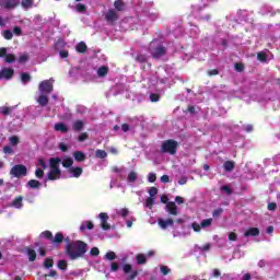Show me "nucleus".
<instances>
[{
	"mask_svg": "<svg viewBox=\"0 0 280 280\" xmlns=\"http://www.w3.org/2000/svg\"><path fill=\"white\" fill-rule=\"evenodd\" d=\"M148 180H149V183H154L156 180V174L155 173H149Z\"/></svg>",
	"mask_w": 280,
	"mask_h": 280,
	"instance_id": "obj_50",
	"label": "nucleus"
},
{
	"mask_svg": "<svg viewBox=\"0 0 280 280\" xmlns=\"http://www.w3.org/2000/svg\"><path fill=\"white\" fill-rule=\"evenodd\" d=\"M13 34H15V36H21L22 34L21 27L14 26L13 31H10V30L4 31V36H12Z\"/></svg>",
	"mask_w": 280,
	"mask_h": 280,
	"instance_id": "obj_25",
	"label": "nucleus"
},
{
	"mask_svg": "<svg viewBox=\"0 0 280 280\" xmlns=\"http://www.w3.org/2000/svg\"><path fill=\"white\" fill-rule=\"evenodd\" d=\"M89 139V133L88 132H83L79 136L78 141H86Z\"/></svg>",
	"mask_w": 280,
	"mask_h": 280,
	"instance_id": "obj_49",
	"label": "nucleus"
},
{
	"mask_svg": "<svg viewBox=\"0 0 280 280\" xmlns=\"http://www.w3.org/2000/svg\"><path fill=\"white\" fill-rule=\"evenodd\" d=\"M122 272L125 275L126 280H136L137 275H139V271L132 268V265L130 264L122 265Z\"/></svg>",
	"mask_w": 280,
	"mask_h": 280,
	"instance_id": "obj_5",
	"label": "nucleus"
},
{
	"mask_svg": "<svg viewBox=\"0 0 280 280\" xmlns=\"http://www.w3.org/2000/svg\"><path fill=\"white\" fill-rule=\"evenodd\" d=\"M65 240V235L62 233H57L52 238V244H60Z\"/></svg>",
	"mask_w": 280,
	"mask_h": 280,
	"instance_id": "obj_37",
	"label": "nucleus"
},
{
	"mask_svg": "<svg viewBox=\"0 0 280 280\" xmlns=\"http://www.w3.org/2000/svg\"><path fill=\"white\" fill-rule=\"evenodd\" d=\"M108 71H109L108 66H101L97 69L96 73L98 78H106V75H108Z\"/></svg>",
	"mask_w": 280,
	"mask_h": 280,
	"instance_id": "obj_23",
	"label": "nucleus"
},
{
	"mask_svg": "<svg viewBox=\"0 0 280 280\" xmlns=\"http://www.w3.org/2000/svg\"><path fill=\"white\" fill-rule=\"evenodd\" d=\"M75 49L79 54H84V51H86V44L81 42L75 46Z\"/></svg>",
	"mask_w": 280,
	"mask_h": 280,
	"instance_id": "obj_34",
	"label": "nucleus"
},
{
	"mask_svg": "<svg viewBox=\"0 0 280 280\" xmlns=\"http://www.w3.org/2000/svg\"><path fill=\"white\" fill-rule=\"evenodd\" d=\"M105 21L108 23V25H115L117 21H119V14L115 9H109L105 14Z\"/></svg>",
	"mask_w": 280,
	"mask_h": 280,
	"instance_id": "obj_10",
	"label": "nucleus"
},
{
	"mask_svg": "<svg viewBox=\"0 0 280 280\" xmlns=\"http://www.w3.org/2000/svg\"><path fill=\"white\" fill-rule=\"evenodd\" d=\"M149 50L153 58H163L165 46L155 39L150 44Z\"/></svg>",
	"mask_w": 280,
	"mask_h": 280,
	"instance_id": "obj_3",
	"label": "nucleus"
},
{
	"mask_svg": "<svg viewBox=\"0 0 280 280\" xmlns=\"http://www.w3.org/2000/svg\"><path fill=\"white\" fill-rule=\"evenodd\" d=\"M59 56H60V58H69V51H67V50H61V51L59 52Z\"/></svg>",
	"mask_w": 280,
	"mask_h": 280,
	"instance_id": "obj_60",
	"label": "nucleus"
},
{
	"mask_svg": "<svg viewBox=\"0 0 280 280\" xmlns=\"http://www.w3.org/2000/svg\"><path fill=\"white\" fill-rule=\"evenodd\" d=\"M161 272H162V275H170V268H167V266H162Z\"/></svg>",
	"mask_w": 280,
	"mask_h": 280,
	"instance_id": "obj_59",
	"label": "nucleus"
},
{
	"mask_svg": "<svg viewBox=\"0 0 280 280\" xmlns=\"http://www.w3.org/2000/svg\"><path fill=\"white\" fill-rule=\"evenodd\" d=\"M38 91H39V93L49 95V93H51V91H54V80L49 79V80L42 81L39 83Z\"/></svg>",
	"mask_w": 280,
	"mask_h": 280,
	"instance_id": "obj_8",
	"label": "nucleus"
},
{
	"mask_svg": "<svg viewBox=\"0 0 280 280\" xmlns=\"http://www.w3.org/2000/svg\"><path fill=\"white\" fill-rule=\"evenodd\" d=\"M110 270H112V272H117L119 270V264L112 262Z\"/></svg>",
	"mask_w": 280,
	"mask_h": 280,
	"instance_id": "obj_52",
	"label": "nucleus"
},
{
	"mask_svg": "<svg viewBox=\"0 0 280 280\" xmlns=\"http://www.w3.org/2000/svg\"><path fill=\"white\" fill-rule=\"evenodd\" d=\"M257 235H259V229L257 228H249L244 233V237H257Z\"/></svg>",
	"mask_w": 280,
	"mask_h": 280,
	"instance_id": "obj_21",
	"label": "nucleus"
},
{
	"mask_svg": "<svg viewBox=\"0 0 280 280\" xmlns=\"http://www.w3.org/2000/svg\"><path fill=\"white\" fill-rule=\"evenodd\" d=\"M40 185H42L40 182H38L36 179H31L27 183V187H30L31 189H39Z\"/></svg>",
	"mask_w": 280,
	"mask_h": 280,
	"instance_id": "obj_32",
	"label": "nucleus"
},
{
	"mask_svg": "<svg viewBox=\"0 0 280 280\" xmlns=\"http://www.w3.org/2000/svg\"><path fill=\"white\" fill-rule=\"evenodd\" d=\"M44 170H47V162H45V160L40 158L36 163V171H35L36 178H43V176H45Z\"/></svg>",
	"mask_w": 280,
	"mask_h": 280,
	"instance_id": "obj_9",
	"label": "nucleus"
},
{
	"mask_svg": "<svg viewBox=\"0 0 280 280\" xmlns=\"http://www.w3.org/2000/svg\"><path fill=\"white\" fill-rule=\"evenodd\" d=\"M117 258V255L115 254V252H108L106 255H105V259H107V261H113L114 259Z\"/></svg>",
	"mask_w": 280,
	"mask_h": 280,
	"instance_id": "obj_40",
	"label": "nucleus"
},
{
	"mask_svg": "<svg viewBox=\"0 0 280 280\" xmlns=\"http://www.w3.org/2000/svg\"><path fill=\"white\" fill-rule=\"evenodd\" d=\"M86 7L82 3L77 4V12H84Z\"/></svg>",
	"mask_w": 280,
	"mask_h": 280,
	"instance_id": "obj_56",
	"label": "nucleus"
},
{
	"mask_svg": "<svg viewBox=\"0 0 280 280\" xmlns=\"http://www.w3.org/2000/svg\"><path fill=\"white\" fill-rule=\"evenodd\" d=\"M40 237H45L46 240H51L52 234L50 231H45L40 234Z\"/></svg>",
	"mask_w": 280,
	"mask_h": 280,
	"instance_id": "obj_48",
	"label": "nucleus"
},
{
	"mask_svg": "<svg viewBox=\"0 0 280 280\" xmlns=\"http://www.w3.org/2000/svg\"><path fill=\"white\" fill-rule=\"evenodd\" d=\"M270 54V51L265 50V51H260L257 55V58L260 62H266V60H268V55Z\"/></svg>",
	"mask_w": 280,
	"mask_h": 280,
	"instance_id": "obj_29",
	"label": "nucleus"
},
{
	"mask_svg": "<svg viewBox=\"0 0 280 280\" xmlns=\"http://www.w3.org/2000/svg\"><path fill=\"white\" fill-rule=\"evenodd\" d=\"M156 194H159V189H156V187H151L149 189L150 198H154V196H156Z\"/></svg>",
	"mask_w": 280,
	"mask_h": 280,
	"instance_id": "obj_47",
	"label": "nucleus"
},
{
	"mask_svg": "<svg viewBox=\"0 0 280 280\" xmlns=\"http://www.w3.org/2000/svg\"><path fill=\"white\" fill-rule=\"evenodd\" d=\"M9 207H12L13 209H23L24 205H23V196H18L15 197L11 203L9 205Z\"/></svg>",
	"mask_w": 280,
	"mask_h": 280,
	"instance_id": "obj_15",
	"label": "nucleus"
},
{
	"mask_svg": "<svg viewBox=\"0 0 280 280\" xmlns=\"http://www.w3.org/2000/svg\"><path fill=\"white\" fill-rule=\"evenodd\" d=\"M9 142H10V145H13V147L19 145V137L16 136L10 137Z\"/></svg>",
	"mask_w": 280,
	"mask_h": 280,
	"instance_id": "obj_41",
	"label": "nucleus"
},
{
	"mask_svg": "<svg viewBox=\"0 0 280 280\" xmlns=\"http://www.w3.org/2000/svg\"><path fill=\"white\" fill-rule=\"evenodd\" d=\"M62 47H65V42H62V39L58 40L56 44H55V49H62Z\"/></svg>",
	"mask_w": 280,
	"mask_h": 280,
	"instance_id": "obj_51",
	"label": "nucleus"
},
{
	"mask_svg": "<svg viewBox=\"0 0 280 280\" xmlns=\"http://www.w3.org/2000/svg\"><path fill=\"white\" fill-rule=\"evenodd\" d=\"M223 167H224L225 172H233V170H235V162H233V161H226V162L223 164Z\"/></svg>",
	"mask_w": 280,
	"mask_h": 280,
	"instance_id": "obj_30",
	"label": "nucleus"
},
{
	"mask_svg": "<svg viewBox=\"0 0 280 280\" xmlns=\"http://www.w3.org/2000/svg\"><path fill=\"white\" fill-rule=\"evenodd\" d=\"M19 3L20 0H0L1 8H4L5 10H14Z\"/></svg>",
	"mask_w": 280,
	"mask_h": 280,
	"instance_id": "obj_13",
	"label": "nucleus"
},
{
	"mask_svg": "<svg viewBox=\"0 0 280 280\" xmlns=\"http://www.w3.org/2000/svg\"><path fill=\"white\" fill-rule=\"evenodd\" d=\"M96 156H97V159H106V156H107L106 151L97 150L96 151Z\"/></svg>",
	"mask_w": 280,
	"mask_h": 280,
	"instance_id": "obj_45",
	"label": "nucleus"
},
{
	"mask_svg": "<svg viewBox=\"0 0 280 280\" xmlns=\"http://www.w3.org/2000/svg\"><path fill=\"white\" fill-rule=\"evenodd\" d=\"M211 224H213V219H206L201 223L192 222L190 226L195 233H200L202 229H209Z\"/></svg>",
	"mask_w": 280,
	"mask_h": 280,
	"instance_id": "obj_6",
	"label": "nucleus"
},
{
	"mask_svg": "<svg viewBox=\"0 0 280 280\" xmlns=\"http://www.w3.org/2000/svg\"><path fill=\"white\" fill-rule=\"evenodd\" d=\"M108 213L106 212H101L98 214V219H100V226L103 231H110L113 229V225H110V223H108Z\"/></svg>",
	"mask_w": 280,
	"mask_h": 280,
	"instance_id": "obj_11",
	"label": "nucleus"
},
{
	"mask_svg": "<svg viewBox=\"0 0 280 280\" xmlns=\"http://www.w3.org/2000/svg\"><path fill=\"white\" fill-rule=\"evenodd\" d=\"M27 256L30 261H35L36 260V252L32 248L26 249Z\"/></svg>",
	"mask_w": 280,
	"mask_h": 280,
	"instance_id": "obj_36",
	"label": "nucleus"
},
{
	"mask_svg": "<svg viewBox=\"0 0 280 280\" xmlns=\"http://www.w3.org/2000/svg\"><path fill=\"white\" fill-rule=\"evenodd\" d=\"M47 95L48 94H45L44 92H39V95L36 98L39 106H47V104H49V97Z\"/></svg>",
	"mask_w": 280,
	"mask_h": 280,
	"instance_id": "obj_18",
	"label": "nucleus"
},
{
	"mask_svg": "<svg viewBox=\"0 0 280 280\" xmlns=\"http://www.w3.org/2000/svg\"><path fill=\"white\" fill-rule=\"evenodd\" d=\"M11 176L14 178H21V176H27V167L23 164L14 165L10 171Z\"/></svg>",
	"mask_w": 280,
	"mask_h": 280,
	"instance_id": "obj_7",
	"label": "nucleus"
},
{
	"mask_svg": "<svg viewBox=\"0 0 280 280\" xmlns=\"http://www.w3.org/2000/svg\"><path fill=\"white\" fill-rule=\"evenodd\" d=\"M30 80H32V77H30L28 73H22L21 74V81L23 82V84H27V82H30Z\"/></svg>",
	"mask_w": 280,
	"mask_h": 280,
	"instance_id": "obj_39",
	"label": "nucleus"
},
{
	"mask_svg": "<svg viewBox=\"0 0 280 280\" xmlns=\"http://www.w3.org/2000/svg\"><path fill=\"white\" fill-rule=\"evenodd\" d=\"M21 4L24 10H30L34 5V0H22Z\"/></svg>",
	"mask_w": 280,
	"mask_h": 280,
	"instance_id": "obj_33",
	"label": "nucleus"
},
{
	"mask_svg": "<svg viewBox=\"0 0 280 280\" xmlns=\"http://www.w3.org/2000/svg\"><path fill=\"white\" fill-rule=\"evenodd\" d=\"M244 130L245 132H253V125H245Z\"/></svg>",
	"mask_w": 280,
	"mask_h": 280,
	"instance_id": "obj_61",
	"label": "nucleus"
},
{
	"mask_svg": "<svg viewBox=\"0 0 280 280\" xmlns=\"http://www.w3.org/2000/svg\"><path fill=\"white\" fill-rule=\"evenodd\" d=\"M26 60H30V56H28L27 54H23V55H21L20 58H19V62H20L21 65L25 63Z\"/></svg>",
	"mask_w": 280,
	"mask_h": 280,
	"instance_id": "obj_46",
	"label": "nucleus"
},
{
	"mask_svg": "<svg viewBox=\"0 0 280 280\" xmlns=\"http://www.w3.org/2000/svg\"><path fill=\"white\" fill-rule=\"evenodd\" d=\"M94 225L91 221H83L80 225V231H93Z\"/></svg>",
	"mask_w": 280,
	"mask_h": 280,
	"instance_id": "obj_26",
	"label": "nucleus"
},
{
	"mask_svg": "<svg viewBox=\"0 0 280 280\" xmlns=\"http://www.w3.org/2000/svg\"><path fill=\"white\" fill-rule=\"evenodd\" d=\"M60 158H51L49 160L48 180H60L62 172L60 171Z\"/></svg>",
	"mask_w": 280,
	"mask_h": 280,
	"instance_id": "obj_2",
	"label": "nucleus"
},
{
	"mask_svg": "<svg viewBox=\"0 0 280 280\" xmlns=\"http://www.w3.org/2000/svg\"><path fill=\"white\" fill-rule=\"evenodd\" d=\"M176 150H178L176 140H166L162 143V152L166 154H176Z\"/></svg>",
	"mask_w": 280,
	"mask_h": 280,
	"instance_id": "obj_4",
	"label": "nucleus"
},
{
	"mask_svg": "<svg viewBox=\"0 0 280 280\" xmlns=\"http://www.w3.org/2000/svg\"><path fill=\"white\" fill-rule=\"evenodd\" d=\"M230 242H235L237 240V234L235 232H231L229 234Z\"/></svg>",
	"mask_w": 280,
	"mask_h": 280,
	"instance_id": "obj_55",
	"label": "nucleus"
},
{
	"mask_svg": "<svg viewBox=\"0 0 280 280\" xmlns=\"http://www.w3.org/2000/svg\"><path fill=\"white\" fill-rule=\"evenodd\" d=\"M235 69H236L237 71H244V65H242V63H236V65H235Z\"/></svg>",
	"mask_w": 280,
	"mask_h": 280,
	"instance_id": "obj_63",
	"label": "nucleus"
},
{
	"mask_svg": "<svg viewBox=\"0 0 280 280\" xmlns=\"http://www.w3.org/2000/svg\"><path fill=\"white\" fill-rule=\"evenodd\" d=\"M0 58H4L5 62H14V55H8V50L5 48H0Z\"/></svg>",
	"mask_w": 280,
	"mask_h": 280,
	"instance_id": "obj_20",
	"label": "nucleus"
},
{
	"mask_svg": "<svg viewBox=\"0 0 280 280\" xmlns=\"http://www.w3.org/2000/svg\"><path fill=\"white\" fill-rule=\"evenodd\" d=\"M57 266L59 270H67V260H59Z\"/></svg>",
	"mask_w": 280,
	"mask_h": 280,
	"instance_id": "obj_43",
	"label": "nucleus"
},
{
	"mask_svg": "<svg viewBox=\"0 0 280 280\" xmlns=\"http://www.w3.org/2000/svg\"><path fill=\"white\" fill-rule=\"evenodd\" d=\"M175 202L177 205H183L185 202V198L180 197V196H176L175 197Z\"/></svg>",
	"mask_w": 280,
	"mask_h": 280,
	"instance_id": "obj_58",
	"label": "nucleus"
},
{
	"mask_svg": "<svg viewBox=\"0 0 280 280\" xmlns=\"http://www.w3.org/2000/svg\"><path fill=\"white\" fill-rule=\"evenodd\" d=\"M144 207L152 209V207H154V197H148L144 201Z\"/></svg>",
	"mask_w": 280,
	"mask_h": 280,
	"instance_id": "obj_35",
	"label": "nucleus"
},
{
	"mask_svg": "<svg viewBox=\"0 0 280 280\" xmlns=\"http://www.w3.org/2000/svg\"><path fill=\"white\" fill-rule=\"evenodd\" d=\"M137 178H139V175L135 171H131L127 176L128 183H136Z\"/></svg>",
	"mask_w": 280,
	"mask_h": 280,
	"instance_id": "obj_31",
	"label": "nucleus"
},
{
	"mask_svg": "<svg viewBox=\"0 0 280 280\" xmlns=\"http://www.w3.org/2000/svg\"><path fill=\"white\" fill-rule=\"evenodd\" d=\"M165 209H166L167 213H170V215L178 214V206H176V202H174V201L167 202Z\"/></svg>",
	"mask_w": 280,
	"mask_h": 280,
	"instance_id": "obj_16",
	"label": "nucleus"
},
{
	"mask_svg": "<svg viewBox=\"0 0 280 280\" xmlns=\"http://www.w3.org/2000/svg\"><path fill=\"white\" fill-rule=\"evenodd\" d=\"M178 185H187V177L184 176V177L179 178Z\"/></svg>",
	"mask_w": 280,
	"mask_h": 280,
	"instance_id": "obj_62",
	"label": "nucleus"
},
{
	"mask_svg": "<svg viewBox=\"0 0 280 280\" xmlns=\"http://www.w3.org/2000/svg\"><path fill=\"white\" fill-rule=\"evenodd\" d=\"M90 253H91V255H93L94 257H97V255H100V248L93 247Z\"/></svg>",
	"mask_w": 280,
	"mask_h": 280,
	"instance_id": "obj_57",
	"label": "nucleus"
},
{
	"mask_svg": "<svg viewBox=\"0 0 280 280\" xmlns=\"http://www.w3.org/2000/svg\"><path fill=\"white\" fill-rule=\"evenodd\" d=\"M86 243L82 241H75L67 245L66 253L72 260L80 259V257H84L86 254Z\"/></svg>",
	"mask_w": 280,
	"mask_h": 280,
	"instance_id": "obj_1",
	"label": "nucleus"
},
{
	"mask_svg": "<svg viewBox=\"0 0 280 280\" xmlns=\"http://www.w3.org/2000/svg\"><path fill=\"white\" fill-rule=\"evenodd\" d=\"M45 268H54V259L47 258L44 262Z\"/></svg>",
	"mask_w": 280,
	"mask_h": 280,
	"instance_id": "obj_44",
	"label": "nucleus"
},
{
	"mask_svg": "<svg viewBox=\"0 0 280 280\" xmlns=\"http://www.w3.org/2000/svg\"><path fill=\"white\" fill-rule=\"evenodd\" d=\"M14 75L12 68H3L0 72V80H10Z\"/></svg>",
	"mask_w": 280,
	"mask_h": 280,
	"instance_id": "obj_17",
	"label": "nucleus"
},
{
	"mask_svg": "<svg viewBox=\"0 0 280 280\" xmlns=\"http://www.w3.org/2000/svg\"><path fill=\"white\" fill-rule=\"evenodd\" d=\"M159 100H161V96H159V94L150 95V102H159Z\"/></svg>",
	"mask_w": 280,
	"mask_h": 280,
	"instance_id": "obj_54",
	"label": "nucleus"
},
{
	"mask_svg": "<svg viewBox=\"0 0 280 280\" xmlns=\"http://www.w3.org/2000/svg\"><path fill=\"white\" fill-rule=\"evenodd\" d=\"M152 255H154L153 252H149L148 255L139 254L136 256V261H137V264H139L141 266V265L145 264V261H148V257H152Z\"/></svg>",
	"mask_w": 280,
	"mask_h": 280,
	"instance_id": "obj_19",
	"label": "nucleus"
},
{
	"mask_svg": "<svg viewBox=\"0 0 280 280\" xmlns=\"http://www.w3.org/2000/svg\"><path fill=\"white\" fill-rule=\"evenodd\" d=\"M72 156L74 158V161L78 163H82L83 161H86V155L82 151H75Z\"/></svg>",
	"mask_w": 280,
	"mask_h": 280,
	"instance_id": "obj_22",
	"label": "nucleus"
},
{
	"mask_svg": "<svg viewBox=\"0 0 280 280\" xmlns=\"http://www.w3.org/2000/svg\"><path fill=\"white\" fill-rule=\"evenodd\" d=\"M158 225L160 229H162V231H166V229H170V226H174V220L172 218H159Z\"/></svg>",
	"mask_w": 280,
	"mask_h": 280,
	"instance_id": "obj_12",
	"label": "nucleus"
},
{
	"mask_svg": "<svg viewBox=\"0 0 280 280\" xmlns=\"http://www.w3.org/2000/svg\"><path fill=\"white\" fill-rule=\"evenodd\" d=\"M84 128V122L82 120H77L73 124V130H82Z\"/></svg>",
	"mask_w": 280,
	"mask_h": 280,
	"instance_id": "obj_38",
	"label": "nucleus"
},
{
	"mask_svg": "<svg viewBox=\"0 0 280 280\" xmlns=\"http://www.w3.org/2000/svg\"><path fill=\"white\" fill-rule=\"evenodd\" d=\"M3 152H4V154H12L14 151L12 150V147L5 145L3 148Z\"/></svg>",
	"mask_w": 280,
	"mask_h": 280,
	"instance_id": "obj_53",
	"label": "nucleus"
},
{
	"mask_svg": "<svg viewBox=\"0 0 280 280\" xmlns=\"http://www.w3.org/2000/svg\"><path fill=\"white\" fill-rule=\"evenodd\" d=\"M57 132H69V127L65 122H58L55 125Z\"/></svg>",
	"mask_w": 280,
	"mask_h": 280,
	"instance_id": "obj_27",
	"label": "nucleus"
},
{
	"mask_svg": "<svg viewBox=\"0 0 280 280\" xmlns=\"http://www.w3.org/2000/svg\"><path fill=\"white\" fill-rule=\"evenodd\" d=\"M116 213H117V215H121V218H126L128 215L129 211L127 208H122L120 210H117Z\"/></svg>",
	"mask_w": 280,
	"mask_h": 280,
	"instance_id": "obj_42",
	"label": "nucleus"
},
{
	"mask_svg": "<svg viewBox=\"0 0 280 280\" xmlns=\"http://www.w3.org/2000/svg\"><path fill=\"white\" fill-rule=\"evenodd\" d=\"M114 8L117 12H124L126 10V3L122 0H116L114 2Z\"/></svg>",
	"mask_w": 280,
	"mask_h": 280,
	"instance_id": "obj_28",
	"label": "nucleus"
},
{
	"mask_svg": "<svg viewBox=\"0 0 280 280\" xmlns=\"http://www.w3.org/2000/svg\"><path fill=\"white\" fill-rule=\"evenodd\" d=\"M221 190L226 191L228 194H231V188L229 186H222Z\"/></svg>",
	"mask_w": 280,
	"mask_h": 280,
	"instance_id": "obj_64",
	"label": "nucleus"
},
{
	"mask_svg": "<svg viewBox=\"0 0 280 280\" xmlns=\"http://www.w3.org/2000/svg\"><path fill=\"white\" fill-rule=\"evenodd\" d=\"M68 172L70 174V178H80V176H82L83 170L80 166H71Z\"/></svg>",
	"mask_w": 280,
	"mask_h": 280,
	"instance_id": "obj_14",
	"label": "nucleus"
},
{
	"mask_svg": "<svg viewBox=\"0 0 280 280\" xmlns=\"http://www.w3.org/2000/svg\"><path fill=\"white\" fill-rule=\"evenodd\" d=\"M60 161L63 167H71L73 165V158L71 156H63Z\"/></svg>",
	"mask_w": 280,
	"mask_h": 280,
	"instance_id": "obj_24",
	"label": "nucleus"
}]
</instances>
